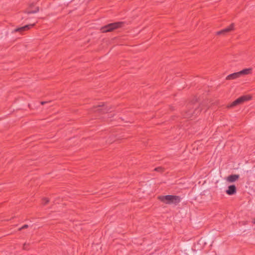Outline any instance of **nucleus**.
Here are the masks:
<instances>
[{"label":"nucleus","instance_id":"9d476101","mask_svg":"<svg viewBox=\"0 0 255 255\" xmlns=\"http://www.w3.org/2000/svg\"><path fill=\"white\" fill-rule=\"evenodd\" d=\"M38 11H39V9H38V8L37 7L34 10H30V11H27L26 12L27 13H28V14L34 13H36V12H38Z\"/></svg>","mask_w":255,"mask_h":255},{"label":"nucleus","instance_id":"39448f33","mask_svg":"<svg viewBox=\"0 0 255 255\" xmlns=\"http://www.w3.org/2000/svg\"><path fill=\"white\" fill-rule=\"evenodd\" d=\"M239 178V175H230L226 178V180L227 181L232 183L237 180Z\"/></svg>","mask_w":255,"mask_h":255},{"label":"nucleus","instance_id":"1a4fd4ad","mask_svg":"<svg viewBox=\"0 0 255 255\" xmlns=\"http://www.w3.org/2000/svg\"><path fill=\"white\" fill-rule=\"evenodd\" d=\"M233 28H234V24H232L229 27H228L226 29H224V31H225V32H229V31L233 30Z\"/></svg>","mask_w":255,"mask_h":255},{"label":"nucleus","instance_id":"ddd939ff","mask_svg":"<svg viewBox=\"0 0 255 255\" xmlns=\"http://www.w3.org/2000/svg\"><path fill=\"white\" fill-rule=\"evenodd\" d=\"M27 227H28V225H24L23 227H22L21 228H20V229H19V230H22V229H26V228H27Z\"/></svg>","mask_w":255,"mask_h":255},{"label":"nucleus","instance_id":"7ed1b4c3","mask_svg":"<svg viewBox=\"0 0 255 255\" xmlns=\"http://www.w3.org/2000/svg\"><path fill=\"white\" fill-rule=\"evenodd\" d=\"M123 24L122 22H117L114 23H111L108 25H106L101 28V30L103 32H106L111 31L115 29L121 27Z\"/></svg>","mask_w":255,"mask_h":255},{"label":"nucleus","instance_id":"20e7f679","mask_svg":"<svg viewBox=\"0 0 255 255\" xmlns=\"http://www.w3.org/2000/svg\"><path fill=\"white\" fill-rule=\"evenodd\" d=\"M34 25H35L34 24H28V25H25L24 26H22V27H19V28H17L14 29L12 31V32L14 33V32H22V31L29 29L30 27H31L32 26H33Z\"/></svg>","mask_w":255,"mask_h":255},{"label":"nucleus","instance_id":"4468645a","mask_svg":"<svg viewBox=\"0 0 255 255\" xmlns=\"http://www.w3.org/2000/svg\"><path fill=\"white\" fill-rule=\"evenodd\" d=\"M155 170L157 171H161L162 170V168L161 167H158L155 168Z\"/></svg>","mask_w":255,"mask_h":255},{"label":"nucleus","instance_id":"f257e3e1","mask_svg":"<svg viewBox=\"0 0 255 255\" xmlns=\"http://www.w3.org/2000/svg\"><path fill=\"white\" fill-rule=\"evenodd\" d=\"M159 199L166 204H177L180 201L179 197L173 195H166L159 197Z\"/></svg>","mask_w":255,"mask_h":255},{"label":"nucleus","instance_id":"9b49d317","mask_svg":"<svg viewBox=\"0 0 255 255\" xmlns=\"http://www.w3.org/2000/svg\"><path fill=\"white\" fill-rule=\"evenodd\" d=\"M225 33H226V32L224 31V29H223V30H222L221 31H219L217 32V34H218V35L224 34H225Z\"/></svg>","mask_w":255,"mask_h":255},{"label":"nucleus","instance_id":"423d86ee","mask_svg":"<svg viewBox=\"0 0 255 255\" xmlns=\"http://www.w3.org/2000/svg\"><path fill=\"white\" fill-rule=\"evenodd\" d=\"M236 192V187L235 185H230L228 187V189L226 190L227 194L231 195L234 194Z\"/></svg>","mask_w":255,"mask_h":255},{"label":"nucleus","instance_id":"2eb2a0df","mask_svg":"<svg viewBox=\"0 0 255 255\" xmlns=\"http://www.w3.org/2000/svg\"><path fill=\"white\" fill-rule=\"evenodd\" d=\"M48 103V102H41V104L42 105H44V104H45V103Z\"/></svg>","mask_w":255,"mask_h":255},{"label":"nucleus","instance_id":"0eeeda50","mask_svg":"<svg viewBox=\"0 0 255 255\" xmlns=\"http://www.w3.org/2000/svg\"><path fill=\"white\" fill-rule=\"evenodd\" d=\"M240 77V74L239 73V72H236V73H234L233 74L229 75L226 77V80H230L236 79Z\"/></svg>","mask_w":255,"mask_h":255},{"label":"nucleus","instance_id":"f8f14e48","mask_svg":"<svg viewBox=\"0 0 255 255\" xmlns=\"http://www.w3.org/2000/svg\"><path fill=\"white\" fill-rule=\"evenodd\" d=\"M43 200L44 204H47V203L49 202V200L47 198H44L43 199Z\"/></svg>","mask_w":255,"mask_h":255},{"label":"nucleus","instance_id":"dca6fc26","mask_svg":"<svg viewBox=\"0 0 255 255\" xmlns=\"http://www.w3.org/2000/svg\"><path fill=\"white\" fill-rule=\"evenodd\" d=\"M253 222L254 224H255V219L254 220Z\"/></svg>","mask_w":255,"mask_h":255},{"label":"nucleus","instance_id":"f03ea898","mask_svg":"<svg viewBox=\"0 0 255 255\" xmlns=\"http://www.w3.org/2000/svg\"><path fill=\"white\" fill-rule=\"evenodd\" d=\"M252 97L251 95L243 96L237 99L236 100L234 101L232 104L228 106V107H233L238 105L242 104L244 102L251 100Z\"/></svg>","mask_w":255,"mask_h":255},{"label":"nucleus","instance_id":"6e6552de","mask_svg":"<svg viewBox=\"0 0 255 255\" xmlns=\"http://www.w3.org/2000/svg\"><path fill=\"white\" fill-rule=\"evenodd\" d=\"M252 70V68L245 69L239 72V73L240 74V76L241 75H248V74H251Z\"/></svg>","mask_w":255,"mask_h":255}]
</instances>
